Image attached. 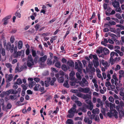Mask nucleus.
<instances>
[{
	"label": "nucleus",
	"instance_id": "4468645a",
	"mask_svg": "<svg viewBox=\"0 0 124 124\" xmlns=\"http://www.w3.org/2000/svg\"><path fill=\"white\" fill-rule=\"evenodd\" d=\"M100 62H101L104 66L105 68L109 67L110 65V63H108L107 62L105 61L104 60H102Z\"/></svg>",
	"mask_w": 124,
	"mask_h": 124
},
{
	"label": "nucleus",
	"instance_id": "bb28decb",
	"mask_svg": "<svg viewBox=\"0 0 124 124\" xmlns=\"http://www.w3.org/2000/svg\"><path fill=\"white\" fill-rule=\"evenodd\" d=\"M97 101L98 103L100 104L102 108L103 107V103L101 99L100 98H98L97 99Z\"/></svg>",
	"mask_w": 124,
	"mask_h": 124
},
{
	"label": "nucleus",
	"instance_id": "39448f33",
	"mask_svg": "<svg viewBox=\"0 0 124 124\" xmlns=\"http://www.w3.org/2000/svg\"><path fill=\"white\" fill-rule=\"evenodd\" d=\"M82 64L81 62L78 60L75 62V68L78 71L81 72L82 69Z\"/></svg>",
	"mask_w": 124,
	"mask_h": 124
},
{
	"label": "nucleus",
	"instance_id": "052dcab7",
	"mask_svg": "<svg viewBox=\"0 0 124 124\" xmlns=\"http://www.w3.org/2000/svg\"><path fill=\"white\" fill-rule=\"evenodd\" d=\"M54 60L53 61V63H55L56 61V62L57 61V59L58 58L56 56H54Z\"/></svg>",
	"mask_w": 124,
	"mask_h": 124
},
{
	"label": "nucleus",
	"instance_id": "864d4df0",
	"mask_svg": "<svg viewBox=\"0 0 124 124\" xmlns=\"http://www.w3.org/2000/svg\"><path fill=\"white\" fill-rule=\"evenodd\" d=\"M15 41L14 37L13 36H12L11 37L10 39V41L11 43H13Z\"/></svg>",
	"mask_w": 124,
	"mask_h": 124
},
{
	"label": "nucleus",
	"instance_id": "f257e3e1",
	"mask_svg": "<svg viewBox=\"0 0 124 124\" xmlns=\"http://www.w3.org/2000/svg\"><path fill=\"white\" fill-rule=\"evenodd\" d=\"M109 104L110 112L108 113V115L110 117L114 116L116 118H118V113L116 110L113 109L115 108V104L110 102L109 103Z\"/></svg>",
	"mask_w": 124,
	"mask_h": 124
},
{
	"label": "nucleus",
	"instance_id": "338daca9",
	"mask_svg": "<svg viewBox=\"0 0 124 124\" xmlns=\"http://www.w3.org/2000/svg\"><path fill=\"white\" fill-rule=\"evenodd\" d=\"M71 99L72 100H78V98L76 97V96H75L74 95L72 96L71 97Z\"/></svg>",
	"mask_w": 124,
	"mask_h": 124
},
{
	"label": "nucleus",
	"instance_id": "7c9ffc66",
	"mask_svg": "<svg viewBox=\"0 0 124 124\" xmlns=\"http://www.w3.org/2000/svg\"><path fill=\"white\" fill-rule=\"evenodd\" d=\"M22 79L20 78H19L17 79L16 83L17 84L19 85L22 84Z\"/></svg>",
	"mask_w": 124,
	"mask_h": 124
},
{
	"label": "nucleus",
	"instance_id": "0e129e2a",
	"mask_svg": "<svg viewBox=\"0 0 124 124\" xmlns=\"http://www.w3.org/2000/svg\"><path fill=\"white\" fill-rule=\"evenodd\" d=\"M116 17L119 19H120L122 18V17L119 14H116Z\"/></svg>",
	"mask_w": 124,
	"mask_h": 124
},
{
	"label": "nucleus",
	"instance_id": "603ef678",
	"mask_svg": "<svg viewBox=\"0 0 124 124\" xmlns=\"http://www.w3.org/2000/svg\"><path fill=\"white\" fill-rule=\"evenodd\" d=\"M6 66L8 68H10L12 67L11 64L9 63H7L5 64Z\"/></svg>",
	"mask_w": 124,
	"mask_h": 124
},
{
	"label": "nucleus",
	"instance_id": "6e6d98bb",
	"mask_svg": "<svg viewBox=\"0 0 124 124\" xmlns=\"http://www.w3.org/2000/svg\"><path fill=\"white\" fill-rule=\"evenodd\" d=\"M69 65L71 67H73L74 66V63L73 62H69L68 63Z\"/></svg>",
	"mask_w": 124,
	"mask_h": 124
},
{
	"label": "nucleus",
	"instance_id": "473e14b6",
	"mask_svg": "<svg viewBox=\"0 0 124 124\" xmlns=\"http://www.w3.org/2000/svg\"><path fill=\"white\" fill-rule=\"evenodd\" d=\"M87 114L88 116L90 117V118L91 119H93L94 118V116L93 115H91V112L90 111H88L87 112Z\"/></svg>",
	"mask_w": 124,
	"mask_h": 124
},
{
	"label": "nucleus",
	"instance_id": "2f4dec72",
	"mask_svg": "<svg viewBox=\"0 0 124 124\" xmlns=\"http://www.w3.org/2000/svg\"><path fill=\"white\" fill-rule=\"evenodd\" d=\"M48 80L46 81L45 82V85L46 87H47L49 85V82L50 80V78H48Z\"/></svg>",
	"mask_w": 124,
	"mask_h": 124
},
{
	"label": "nucleus",
	"instance_id": "2eb2a0df",
	"mask_svg": "<svg viewBox=\"0 0 124 124\" xmlns=\"http://www.w3.org/2000/svg\"><path fill=\"white\" fill-rule=\"evenodd\" d=\"M112 4L114 7L115 8L118 7H119V2L116 0H113Z\"/></svg>",
	"mask_w": 124,
	"mask_h": 124
},
{
	"label": "nucleus",
	"instance_id": "c756f323",
	"mask_svg": "<svg viewBox=\"0 0 124 124\" xmlns=\"http://www.w3.org/2000/svg\"><path fill=\"white\" fill-rule=\"evenodd\" d=\"M56 80V78H53L51 80L50 79V80L49 81V82L50 81V84L51 85H53L54 83V82Z\"/></svg>",
	"mask_w": 124,
	"mask_h": 124
},
{
	"label": "nucleus",
	"instance_id": "f03ea898",
	"mask_svg": "<svg viewBox=\"0 0 124 124\" xmlns=\"http://www.w3.org/2000/svg\"><path fill=\"white\" fill-rule=\"evenodd\" d=\"M76 105L74 104L73 105V107L68 111L69 114L67 116L68 117L71 118L74 116L75 113H77L78 112L76 110Z\"/></svg>",
	"mask_w": 124,
	"mask_h": 124
},
{
	"label": "nucleus",
	"instance_id": "a211bd4d",
	"mask_svg": "<svg viewBox=\"0 0 124 124\" xmlns=\"http://www.w3.org/2000/svg\"><path fill=\"white\" fill-rule=\"evenodd\" d=\"M42 9L40 10V13H42L44 14L47 11V7L45 5H43L42 7Z\"/></svg>",
	"mask_w": 124,
	"mask_h": 124
},
{
	"label": "nucleus",
	"instance_id": "69168bd1",
	"mask_svg": "<svg viewBox=\"0 0 124 124\" xmlns=\"http://www.w3.org/2000/svg\"><path fill=\"white\" fill-rule=\"evenodd\" d=\"M32 52L33 56L34 57H35L36 54V51L34 50H32Z\"/></svg>",
	"mask_w": 124,
	"mask_h": 124
},
{
	"label": "nucleus",
	"instance_id": "aec40b11",
	"mask_svg": "<svg viewBox=\"0 0 124 124\" xmlns=\"http://www.w3.org/2000/svg\"><path fill=\"white\" fill-rule=\"evenodd\" d=\"M36 84V83L34 81H30L29 82V86L30 88H32Z\"/></svg>",
	"mask_w": 124,
	"mask_h": 124
},
{
	"label": "nucleus",
	"instance_id": "9b49d317",
	"mask_svg": "<svg viewBox=\"0 0 124 124\" xmlns=\"http://www.w3.org/2000/svg\"><path fill=\"white\" fill-rule=\"evenodd\" d=\"M82 80L83 82H81L80 83V85L82 87H84L85 86H88V83L87 81L85 78H82Z\"/></svg>",
	"mask_w": 124,
	"mask_h": 124
},
{
	"label": "nucleus",
	"instance_id": "c85d7f7f",
	"mask_svg": "<svg viewBox=\"0 0 124 124\" xmlns=\"http://www.w3.org/2000/svg\"><path fill=\"white\" fill-rule=\"evenodd\" d=\"M21 54V52L20 51H18L16 53L15 52L14 53V55L15 57H17L20 56Z\"/></svg>",
	"mask_w": 124,
	"mask_h": 124
},
{
	"label": "nucleus",
	"instance_id": "20e7f679",
	"mask_svg": "<svg viewBox=\"0 0 124 124\" xmlns=\"http://www.w3.org/2000/svg\"><path fill=\"white\" fill-rule=\"evenodd\" d=\"M27 64L28 66L30 68H31L32 66L34 65L33 59L31 55H29L28 56Z\"/></svg>",
	"mask_w": 124,
	"mask_h": 124
},
{
	"label": "nucleus",
	"instance_id": "412c9836",
	"mask_svg": "<svg viewBox=\"0 0 124 124\" xmlns=\"http://www.w3.org/2000/svg\"><path fill=\"white\" fill-rule=\"evenodd\" d=\"M23 46V43L21 40H19L18 42V48L19 49H21L22 47Z\"/></svg>",
	"mask_w": 124,
	"mask_h": 124
},
{
	"label": "nucleus",
	"instance_id": "7ed1b4c3",
	"mask_svg": "<svg viewBox=\"0 0 124 124\" xmlns=\"http://www.w3.org/2000/svg\"><path fill=\"white\" fill-rule=\"evenodd\" d=\"M47 58V56L45 55L43 56L40 57L39 58L38 60V62L40 67L43 68L45 66V62L46 61Z\"/></svg>",
	"mask_w": 124,
	"mask_h": 124
},
{
	"label": "nucleus",
	"instance_id": "09e8293b",
	"mask_svg": "<svg viewBox=\"0 0 124 124\" xmlns=\"http://www.w3.org/2000/svg\"><path fill=\"white\" fill-rule=\"evenodd\" d=\"M75 102L79 106H80L82 105L81 102L78 101H75Z\"/></svg>",
	"mask_w": 124,
	"mask_h": 124
},
{
	"label": "nucleus",
	"instance_id": "a878e982",
	"mask_svg": "<svg viewBox=\"0 0 124 124\" xmlns=\"http://www.w3.org/2000/svg\"><path fill=\"white\" fill-rule=\"evenodd\" d=\"M91 96L88 94H84V97L83 99H91Z\"/></svg>",
	"mask_w": 124,
	"mask_h": 124
},
{
	"label": "nucleus",
	"instance_id": "b1692460",
	"mask_svg": "<svg viewBox=\"0 0 124 124\" xmlns=\"http://www.w3.org/2000/svg\"><path fill=\"white\" fill-rule=\"evenodd\" d=\"M103 51L105 54H108L109 53V50L108 49L105 47L103 49Z\"/></svg>",
	"mask_w": 124,
	"mask_h": 124
},
{
	"label": "nucleus",
	"instance_id": "37998d69",
	"mask_svg": "<svg viewBox=\"0 0 124 124\" xmlns=\"http://www.w3.org/2000/svg\"><path fill=\"white\" fill-rule=\"evenodd\" d=\"M66 123L68 124H73V121L72 120L70 119H68Z\"/></svg>",
	"mask_w": 124,
	"mask_h": 124
},
{
	"label": "nucleus",
	"instance_id": "ea45409f",
	"mask_svg": "<svg viewBox=\"0 0 124 124\" xmlns=\"http://www.w3.org/2000/svg\"><path fill=\"white\" fill-rule=\"evenodd\" d=\"M115 51L119 54L120 56H122L123 55V52H121L119 50L117 49H115Z\"/></svg>",
	"mask_w": 124,
	"mask_h": 124
},
{
	"label": "nucleus",
	"instance_id": "680f3d73",
	"mask_svg": "<svg viewBox=\"0 0 124 124\" xmlns=\"http://www.w3.org/2000/svg\"><path fill=\"white\" fill-rule=\"evenodd\" d=\"M16 104L18 106H20L24 105V104H22L20 101H18L17 102Z\"/></svg>",
	"mask_w": 124,
	"mask_h": 124
},
{
	"label": "nucleus",
	"instance_id": "4be33fe9",
	"mask_svg": "<svg viewBox=\"0 0 124 124\" xmlns=\"http://www.w3.org/2000/svg\"><path fill=\"white\" fill-rule=\"evenodd\" d=\"M118 81V79L117 80H115L112 79H111V83L112 84H114V83L115 85L116 86L118 85V83L117 82Z\"/></svg>",
	"mask_w": 124,
	"mask_h": 124
},
{
	"label": "nucleus",
	"instance_id": "ddd939ff",
	"mask_svg": "<svg viewBox=\"0 0 124 124\" xmlns=\"http://www.w3.org/2000/svg\"><path fill=\"white\" fill-rule=\"evenodd\" d=\"M26 68V66H23L19 68L18 66L17 65L16 68V72H20L22 71L24 69Z\"/></svg>",
	"mask_w": 124,
	"mask_h": 124
},
{
	"label": "nucleus",
	"instance_id": "9d476101",
	"mask_svg": "<svg viewBox=\"0 0 124 124\" xmlns=\"http://www.w3.org/2000/svg\"><path fill=\"white\" fill-rule=\"evenodd\" d=\"M34 89L35 91H40L41 92L43 91L44 89V87H41L40 85L39 84H36Z\"/></svg>",
	"mask_w": 124,
	"mask_h": 124
},
{
	"label": "nucleus",
	"instance_id": "6ab92c4d",
	"mask_svg": "<svg viewBox=\"0 0 124 124\" xmlns=\"http://www.w3.org/2000/svg\"><path fill=\"white\" fill-rule=\"evenodd\" d=\"M99 112V110L98 108H96L95 109H93L92 111V113L94 114H98Z\"/></svg>",
	"mask_w": 124,
	"mask_h": 124
},
{
	"label": "nucleus",
	"instance_id": "58836bf2",
	"mask_svg": "<svg viewBox=\"0 0 124 124\" xmlns=\"http://www.w3.org/2000/svg\"><path fill=\"white\" fill-rule=\"evenodd\" d=\"M0 53L2 55L4 56L5 55V49H3L0 50Z\"/></svg>",
	"mask_w": 124,
	"mask_h": 124
},
{
	"label": "nucleus",
	"instance_id": "8fccbe9b",
	"mask_svg": "<svg viewBox=\"0 0 124 124\" xmlns=\"http://www.w3.org/2000/svg\"><path fill=\"white\" fill-rule=\"evenodd\" d=\"M109 100L112 102H113L114 101V100L112 96H110L108 99Z\"/></svg>",
	"mask_w": 124,
	"mask_h": 124
},
{
	"label": "nucleus",
	"instance_id": "bf43d9fd",
	"mask_svg": "<svg viewBox=\"0 0 124 124\" xmlns=\"http://www.w3.org/2000/svg\"><path fill=\"white\" fill-rule=\"evenodd\" d=\"M54 60L53 61V63H55L56 61V62L57 61V59L58 58L56 56H54Z\"/></svg>",
	"mask_w": 124,
	"mask_h": 124
},
{
	"label": "nucleus",
	"instance_id": "a19ab883",
	"mask_svg": "<svg viewBox=\"0 0 124 124\" xmlns=\"http://www.w3.org/2000/svg\"><path fill=\"white\" fill-rule=\"evenodd\" d=\"M64 81V78L63 77L59 78L58 79V81L59 83H63Z\"/></svg>",
	"mask_w": 124,
	"mask_h": 124
},
{
	"label": "nucleus",
	"instance_id": "72a5a7b5",
	"mask_svg": "<svg viewBox=\"0 0 124 124\" xmlns=\"http://www.w3.org/2000/svg\"><path fill=\"white\" fill-rule=\"evenodd\" d=\"M84 94L81 93H78L77 94V96H78L83 99Z\"/></svg>",
	"mask_w": 124,
	"mask_h": 124
},
{
	"label": "nucleus",
	"instance_id": "4d7b16f0",
	"mask_svg": "<svg viewBox=\"0 0 124 124\" xmlns=\"http://www.w3.org/2000/svg\"><path fill=\"white\" fill-rule=\"evenodd\" d=\"M105 103L106 104L105 106L106 108H107V107L108 108L109 105L108 101H105Z\"/></svg>",
	"mask_w": 124,
	"mask_h": 124
},
{
	"label": "nucleus",
	"instance_id": "1a4fd4ad",
	"mask_svg": "<svg viewBox=\"0 0 124 124\" xmlns=\"http://www.w3.org/2000/svg\"><path fill=\"white\" fill-rule=\"evenodd\" d=\"M13 76L12 74H6L5 75V78L7 82H9L11 81L13 79Z\"/></svg>",
	"mask_w": 124,
	"mask_h": 124
},
{
	"label": "nucleus",
	"instance_id": "de8ad7c7",
	"mask_svg": "<svg viewBox=\"0 0 124 124\" xmlns=\"http://www.w3.org/2000/svg\"><path fill=\"white\" fill-rule=\"evenodd\" d=\"M11 94H14L17 93V92L16 90L13 89H10Z\"/></svg>",
	"mask_w": 124,
	"mask_h": 124
},
{
	"label": "nucleus",
	"instance_id": "e2e57ef3",
	"mask_svg": "<svg viewBox=\"0 0 124 124\" xmlns=\"http://www.w3.org/2000/svg\"><path fill=\"white\" fill-rule=\"evenodd\" d=\"M109 23L111 25H115L116 24V23L115 22L112 21H109Z\"/></svg>",
	"mask_w": 124,
	"mask_h": 124
},
{
	"label": "nucleus",
	"instance_id": "f704fd0d",
	"mask_svg": "<svg viewBox=\"0 0 124 124\" xmlns=\"http://www.w3.org/2000/svg\"><path fill=\"white\" fill-rule=\"evenodd\" d=\"M55 66L57 68H60L61 65L60 62L59 61H57L55 64Z\"/></svg>",
	"mask_w": 124,
	"mask_h": 124
},
{
	"label": "nucleus",
	"instance_id": "f8f14e48",
	"mask_svg": "<svg viewBox=\"0 0 124 124\" xmlns=\"http://www.w3.org/2000/svg\"><path fill=\"white\" fill-rule=\"evenodd\" d=\"M116 109L119 111L120 115L122 116H124V110H123L120 108L119 106H116Z\"/></svg>",
	"mask_w": 124,
	"mask_h": 124
},
{
	"label": "nucleus",
	"instance_id": "5fc2aeb1",
	"mask_svg": "<svg viewBox=\"0 0 124 124\" xmlns=\"http://www.w3.org/2000/svg\"><path fill=\"white\" fill-rule=\"evenodd\" d=\"M15 15L17 17L20 18L21 17V15L20 13L18 12H16L15 13Z\"/></svg>",
	"mask_w": 124,
	"mask_h": 124
},
{
	"label": "nucleus",
	"instance_id": "423d86ee",
	"mask_svg": "<svg viewBox=\"0 0 124 124\" xmlns=\"http://www.w3.org/2000/svg\"><path fill=\"white\" fill-rule=\"evenodd\" d=\"M85 102L88 105L87 106L88 109L90 110H92L93 108V105L91 100H86Z\"/></svg>",
	"mask_w": 124,
	"mask_h": 124
},
{
	"label": "nucleus",
	"instance_id": "13d9d810",
	"mask_svg": "<svg viewBox=\"0 0 124 124\" xmlns=\"http://www.w3.org/2000/svg\"><path fill=\"white\" fill-rule=\"evenodd\" d=\"M23 90L25 91L27 89V87L24 85L22 84L21 85Z\"/></svg>",
	"mask_w": 124,
	"mask_h": 124
},
{
	"label": "nucleus",
	"instance_id": "5701e85b",
	"mask_svg": "<svg viewBox=\"0 0 124 124\" xmlns=\"http://www.w3.org/2000/svg\"><path fill=\"white\" fill-rule=\"evenodd\" d=\"M94 65V67L96 68L99 65V63L98 61L97 60H93Z\"/></svg>",
	"mask_w": 124,
	"mask_h": 124
},
{
	"label": "nucleus",
	"instance_id": "cd10ccee",
	"mask_svg": "<svg viewBox=\"0 0 124 124\" xmlns=\"http://www.w3.org/2000/svg\"><path fill=\"white\" fill-rule=\"evenodd\" d=\"M103 51V48L102 47H100L96 50V52L97 53L100 54L102 53Z\"/></svg>",
	"mask_w": 124,
	"mask_h": 124
},
{
	"label": "nucleus",
	"instance_id": "49530a36",
	"mask_svg": "<svg viewBox=\"0 0 124 124\" xmlns=\"http://www.w3.org/2000/svg\"><path fill=\"white\" fill-rule=\"evenodd\" d=\"M40 27V25L39 24H37L35 26V27L36 31H37L38 30Z\"/></svg>",
	"mask_w": 124,
	"mask_h": 124
},
{
	"label": "nucleus",
	"instance_id": "e433bc0d",
	"mask_svg": "<svg viewBox=\"0 0 124 124\" xmlns=\"http://www.w3.org/2000/svg\"><path fill=\"white\" fill-rule=\"evenodd\" d=\"M63 85L64 87L67 88H69V85L68 84V81H65Z\"/></svg>",
	"mask_w": 124,
	"mask_h": 124
},
{
	"label": "nucleus",
	"instance_id": "3c124183",
	"mask_svg": "<svg viewBox=\"0 0 124 124\" xmlns=\"http://www.w3.org/2000/svg\"><path fill=\"white\" fill-rule=\"evenodd\" d=\"M47 64L48 65H51V64L52 63L51 60L50 59H48L47 60Z\"/></svg>",
	"mask_w": 124,
	"mask_h": 124
},
{
	"label": "nucleus",
	"instance_id": "4c0bfd02",
	"mask_svg": "<svg viewBox=\"0 0 124 124\" xmlns=\"http://www.w3.org/2000/svg\"><path fill=\"white\" fill-rule=\"evenodd\" d=\"M16 95H11L9 96V99H11L13 101L16 99Z\"/></svg>",
	"mask_w": 124,
	"mask_h": 124
},
{
	"label": "nucleus",
	"instance_id": "c03bdc74",
	"mask_svg": "<svg viewBox=\"0 0 124 124\" xmlns=\"http://www.w3.org/2000/svg\"><path fill=\"white\" fill-rule=\"evenodd\" d=\"M76 76L77 78L79 80L81 79L82 78L80 76V74L78 72H77L76 73Z\"/></svg>",
	"mask_w": 124,
	"mask_h": 124
},
{
	"label": "nucleus",
	"instance_id": "f3484780",
	"mask_svg": "<svg viewBox=\"0 0 124 124\" xmlns=\"http://www.w3.org/2000/svg\"><path fill=\"white\" fill-rule=\"evenodd\" d=\"M83 93H88L89 94H92V92L90 91V88L88 87L84 88Z\"/></svg>",
	"mask_w": 124,
	"mask_h": 124
},
{
	"label": "nucleus",
	"instance_id": "0eeeda50",
	"mask_svg": "<svg viewBox=\"0 0 124 124\" xmlns=\"http://www.w3.org/2000/svg\"><path fill=\"white\" fill-rule=\"evenodd\" d=\"M14 47V45L13 44L11 45L10 42H8L7 44L6 48L8 51L10 50V52L12 53L13 52Z\"/></svg>",
	"mask_w": 124,
	"mask_h": 124
},
{
	"label": "nucleus",
	"instance_id": "79ce46f5",
	"mask_svg": "<svg viewBox=\"0 0 124 124\" xmlns=\"http://www.w3.org/2000/svg\"><path fill=\"white\" fill-rule=\"evenodd\" d=\"M115 62V60L113 59L112 57H110V62L112 65Z\"/></svg>",
	"mask_w": 124,
	"mask_h": 124
},
{
	"label": "nucleus",
	"instance_id": "dca6fc26",
	"mask_svg": "<svg viewBox=\"0 0 124 124\" xmlns=\"http://www.w3.org/2000/svg\"><path fill=\"white\" fill-rule=\"evenodd\" d=\"M75 75V73L73 71H72L69 74V78L70 80H73L74 79V76Z\"/></svg>",
	"mask_w": 124,
	"mask_h": 124
},
{
	"label": "nucleus",
	"instance_id": "393cba45",
	"mask_svg": "<svg viewBox=\"0 0 124 124\" xmlns=\"http://www.w3.org/2000/svg\"><path fill=\"white\" fill-rule=\"evenodd\" d=\"M84 120L85 123H88L89 124H91L92 123V121L91 120H90L89 118H85Z\"/></svg>",
	"mask_w": 124,
	"mask_h": 124
},
{
	"label": "nucleus",
	"instance_id": "a18cd8bd",
	"mask_svg": "<svg viewBox=\"0 0 124 124\" xmlns=\"http://www.w3.org/2000/svg\"><path fill=\"white\" fill-rule=\"evenodd\" d=\"M117 75L116 73H114L112 77L113 78V79L114 80H116L117 79H118L117 78Z\"/></svg>",
	"mask_w": 124,
	"mask_h": 124
},
{
	"label": "nucleus",
	"instance_id": "c9c22d12",
	"mask_svg": "<svg viewBox=\"0 0 124 124\" xmlns=\"http://www.w3.org/2000/svg\"><path fill=\"white\" fill-rule=\"evenodd\" d=\"M61 67L62 69L65 71H66L67 70L66 66L65 65H62V66Z\"/></svg>",
	"mask_w": 124,
	"mask_h": 124
},
{
	"label": "nucleus",
	"instance_id": "6e6552de",
	"mask_svg": "<svg viewBox=\"0 0 124 124\" xmlns=\"http://www.w3.org/2000/svg\"><path fill=\"white\" fill-rule=\"evenodd\" d=\"M11 17V16L10 15H9L3 18L2 20V21L3 22L4 25H7L8 23V20L10 19Z\"/></svg>",
	"mask_w": 124,
	"mask_h": 124
},
{
	"label": "nucleus",
	"instance_id": "774afa93",
	"mask_svg": "<svg viewBox=\"0 0 124 124\" xmlns=\"http://www.w3.org/2000/svg\"><path fill=\"white\" fill-rule=\"evenodd\" d=\"M93 102L94 103H95L97 101V99L95 97H93L92 99Z\"/></svg>",
	"mask_w": 124,
	"mask_h": 124
}]
</instances>
